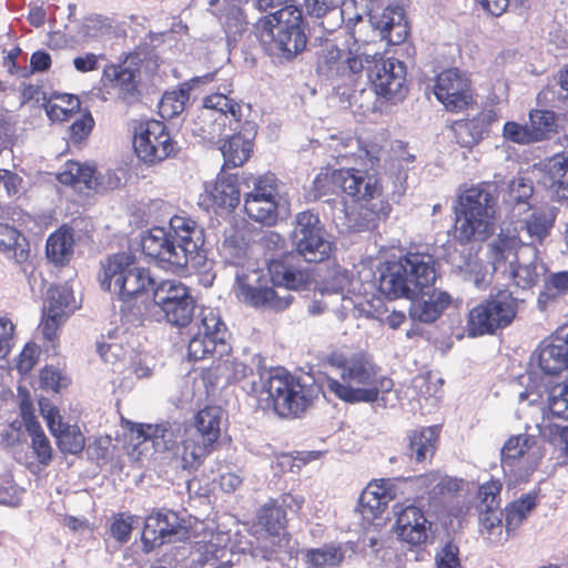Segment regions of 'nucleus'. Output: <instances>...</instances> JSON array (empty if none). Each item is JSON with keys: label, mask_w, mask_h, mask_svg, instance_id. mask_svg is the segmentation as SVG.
I'll use <instances>...</instances> for the list:
<instances>
[{"label": "nucleus", "mask_w": 568, "mask_h": 568, "mask_svg": "<svg viewBox=\"0 0 568 568\" xmlns=\"http://www.w3.org/2000/svg\"><path fill=\"white\" fill-rule=\"evenodd\" d=\"M554 81L552 85H547L538 92L536 97L537 105L551 106L568 112V64L558 70Z\"/></svg>", "instance_id": "nucleus-37"}, {"label": "nucleus", "mask_w": 568, "mask_h": 568, "mask_svg": "<svg viewBox=\"0 0 568 568\" xmlns=\"http://www.w3.org/2000/svg\"><path fill=\"white\" fill-rule=\"evenodd\" d=\"M139 523V517L129 511L114 514L112 523L109 527V534L120 545L126 544L132 535L133 529Z\"/></svg>", "instance_id": "nucleus-51"}, {"label": "nucleus", "mask_w": 568, "mask_h": 568, "mask_svg": "<svg viewBox=\"0 0 568 568\" xmlns=\"http://www.w3.org/2000/svg\"><path fill=\"white\" fill-rule=\"evenodd\" d=\"M277 176L272 172L253 178V190L245 194V200H275L277 194Z\"/></svg>", "instance_id": "nucleus-52"}, {"label": "nucleus", "mask_w": 568, "mask_h": 568, "mask_svg": "<svg viewBox=\"0 0 568 568\" xmlns=\"http://www.w3.org/2000/svg\"><path fill=\"white\" fill-rule=\"evenodd\" d=\"M245 213L250 219L266 225L273 226L283 220L288 212V204H281L276 200H245Z\"/></svg>", "instance_id": "nucleus-39"}, {"label": "nucleus", "mask_w": 568, "mask_h": 568, "mask_svg": "<svg viewBox=\"0 0 568 568\" xmlns=\"http://www.w3.org/2000/svg\"><path fill=\"white\" fill-rule=\"evenodd\" d=\"M394 514L396 516L394 531L398 540L407 544L409 549L434 541L433 527L435 524L429 520L423 508L415 504L407 506L396 504Z\"/></svg>", "instance_id": "nucleus-18"}, {"label": "nucleus", "mask_w": 568, "mask_h": 568, "mask_svg": "<svg viewBox=\"0 0 568 568\" xmlns=\"http://www.w3.org/2000/svg\"><path fill=\"white\" fill-rule=\"evenodd\" d=\"M155 321L165 320L172 326L186 327L193 320L196 303L189 287L181 282L165 280L153 287L149 305Z\"/></svg>", "instance_id": "nucleus-10"}, {"label": "nucleus", "mask_w": 568, "mask_h": 568, "mask_svg": "<svg viewBox=\"0 0 568 568\" xmlns=\"http://www.w3.org/2000/svg\"><path fill=\"white\" fill-rule=\"evenodd\" d=\"M434 95L447 112L459 113L476 103L471 80L458 68H447L435 77Z\"/></svg>", "instance_id": "nucleus-14"}, {"label": "nucleus", "mask_w": 568, "mask_h": 568, "mask_svg": "<svg viewBox=\"0 0 568 568\" xmlns=\"http://www.w3.org/2000/svg\"><path fill=\"white\" fill-rule=\"evenodd\" d=\"M253 536L255 540L250 542V551L254 559L285 566L300 555L298 541L287 531L286 510L275 500L258 510Z\"/></svg>", "instance_id": "nucleus-7"}, {"label": "nucleus", "mask_w": 568, "mask_h": 568, "mask_svg": "<svg viewBox=\"0 0 568 568\" xmlns=\"http://www.w3.org/2000/svg\"><path fill=\"white\" fill-rule=\"evenodd\" d=\"M501 135L505 141L519 145H531L536 143L529 123L506 121L503 125Z\"/></svg>", "instance_id": "nucleus-62"}, {"label": "nucleus", "mask_w": 568, "mask_h": 568, "mask_svg": "<svg viewBox=\"0 0 568 568\" xmlns=\"http://www.w3.org/2000/svg\"><path fill=\"white\" fill-rule=\"evenodd\" d=\"M528 123L536 143L549 141L562 131L564 113L556 112L551 106H538L528 113Z\"/></svg>", "instance_id": "nucleus-32"}, {"label": "nucleus", "mask_w": 568, "mask_h": 568, "mask_svg": "<svg viewBox=\"0 0 568 568\" xmlns=\"http://www.w3.org/2000/svg\"><path fill=\"white\" fill-rule=\"evenodd\" d=\"M220 142L221 145L219 149L222 152L224 160L222 170L242 166L250 159L253 152V148L246 145L239 135H226Z\"/></svg>", "instance_id": "nucleus-43"}, {"label": "nucleus", "mask_w": 568, "mask_h": 568, "mask_svg": "<svg viewBox=\"0 0 568 568\" xmlns=\"http://www.w3.org/2000/svg\"><path fill=\"white\" fill-rule=\"evenodd\" d=\"M253 28L262 40L270 38V54L285 62H293L305 52L313 39L310 20L295 4H286L260 17Z\"/></svg>", "instance_id": "nucleus-5"}, {"label": "nucleus", "mask_w": 568, "mask_h": 568, "mask_svg": "<svg viewBox=\"0 0 568 568\" xmlns=\"http://www.w3.org/2000/svg\"><path fill=\"white\" fill-rule=\"evenodd\" d=\"M554 226V217L545 211H535L525 222V229L531 239L542 241Z\"/></svg>", "instance_id": "nucleus-61"}, {"label": "nucleus", "mask_w": 568, "mask_h": 568, "mask_svg": "<svg viewBox=\"0 0 568 568\" xmlns=\"http://www.w3.org/2000/svg\"><path fill=\"white\" fill-rule=\"evenodd\" d=\"M408 300L410 301L408 308L409 318L413 322L424 324L436 322L453 302L448 292L438 291L436 288H433L430 294L423 291V293L412 296Z\"/></svg>", "instance_id": "nucleus-27"}, {"label": "nucleus", "mask_w": 568, "mask_h": 568, "mask_svg": "<svg viewBox=\"0 0 568 568\" xmlns=\"http://www.w3.org/2000/svg\"><path fill=\"white\" fill-rule=\"evenodd\" d=\"M205 192L216 209L233 211L239 205L241 197L237 174L225 173L221 170L216 182L210 187L206 186Z\"/></svg>", "instance_id": "nucleus-31"}, {"label": "nucleus", "mask_w": 568, "mask_h": 568, "mask_svg": "<svg viewBox=\"0 0 568 568\" xmlns=\"http://www.w3.org/2000/svg\"><path fill=\"white\" fill-rule=\"evenodd\" d=\"M526 250L531 254V260L524 264L518 261L509 270L515 285L521 290H530L538 284L541 276L548 272L547 265L538 257L536 246H527Z\"/></svg>", "instance_id": "nucleus-34"}, {"label": "nucleus", "mask_w": 568, "mask_h": 568, "mask_svg": "<svg viewBox=\"0 0 568 568\" xmlns=\"http://www.w3.org/2000/svg\"><path fill=\"white\" fill-rule=\"evenodd\" d=\"M435 568H464L459 558V547L448 539L435 555Z\"/></svg>", "instance_id": "nucleus-64"}, {"label": "nucleus", "mask_w": 568, "mask_h": 568, "mask_svg": "<svg viewBox=\"0 0 568 568\" xmlns=\"http://www.w3.org/2000/svg\"><path fill=\"white\" fill-rule=\"evenodd\" d=\"M498 196L494 182H481L458 195L453 209L455 237L459 243L485 241L493 235Z\"/></svg>", "instance_id": "nucleus-6"}, {"label": "nucleus", "mask_w": 568, "mask_h": 568, "mask_svg": "<svg viewBox=\"0 0 568 568\" xmlns=\"http://www.w3.org/2000/svg\"><path fill=\"white\" fill-rule=\"evenodd\" d=\"M342 379L354 381L362 385L372 384L376 377V365L365 353H353L348 357V365Z\"/></svg>", "instance_id": "nucleus-45"}, {"label": "nucleus", "mask_w": 568, "mask_h": 568, "mask_svg": "<svg viewBox=\"0 0 568 568\" xmlns=\"http://www.w3.org/2000/svg\"><path fill=\"white\" fill-rule=\"evenodd\" d=\"M209 355L216 356V358L220 357V346L209 337H203L195 333L189 341V358L196 362L206 358Z\"/></svg>", "instance_id": "nucleus-59"}, {"label": "nucleus", "mask_w": 568, "mask_h": 568, "mask_svg": "<svg viewBox=\"0 0 568 568\" xmlns=\"http://www.w3.org/2000/svg\"><path fill=\"white\" fill-rule=\"evenodd\" d=\"M517 314V304L511 294L499 292L489 295L474 306L467 317L466 332L471 338L484 335H495L508 327Z\"/></svg>", "instance_id": "nucleus-11"}, {"label": "nucleus", "mask_w": 568, "mask_h": 568, "mask_svg": "<svg viewBox=\"0 0 568 568\" xmlns=\"http://www.w3.org/2000/svg\"><path fill=\"white\" fill-rule=\"evenodd\" d=\"M406 63L397 58H384L379 53L373 67H368V80L374 92L386 101H403L408 92Z\"/></svg>", "instance_id": "nucleus-16"}, {"label": "nucleus", "mask_w": 568, "mask_h": 568, "mask_svg": "<svg viewBox=\"0 0 568 568\" xmlns=\"http://www.w3.org/2000/svg\"><path fill=\"white\" fill-rule=\"evenodd\" d=\"M170 235L180 254L187 257L190 272L199 271L206 265V251L204 245V230L196 222L186 216L174 215L169 221Z\"/></svg>", "instance_id": "nucleus-17"}, {"label": "nucleus", "mask_w": 568, "mask_h": 568, "mask_svg": "<svg viewBox=\"0 0 568 568\" xmlns=\"http://www.w3.org/2000/svg\"><path fill=\"white\" fill-rule=\"evenodd\" d=\"M333 179L338 183L339 189L359 202H377L382 199V179L376 173L355 168L335 169Z\"/></svg>", "instance_id": "nucleus-21"}, {"label": "nucleus", "mask_w": 568, "mask_h": 568, "mask_svg": "<svg viewBox=\"0 0 568 568\" xmlns=\"http://www.w3.org/2000/svg\"><path fill=\"white\" fill-rule=\"evenodd\" d=\"M306 568H338L345 554L339 545L324 544L318 548L300 549Z\"/></svg>", "instance_id": "nucleus-42"}, {"label": "nucleus", "mask_w": 568, "mask_h": 568, "mask_svg": "<svg viewBox=\"0 0 568 568\" xmlns=\"http://www.w3.org/2000/svg\"><path fill=\"white\" fill-rule=\"evenodd\" d=\"M130 424V430L136 434V438L152 439L158 449L174 450L183 438V426L179 422H162L155 425Z\"/></svg>", "instance_id": "nucleus-29"}, {"label": "nucleus", "mask_w": 568, "mask_h": 568, "mask_svg": "<svg viewBox=\"0 0 568 568\" xmlns=\"http://www.w3.org/2000/svg\"><path fill=\"white\" fill-rule=\"evenodd\" d=\"M200 316L196 334L216 342V345L220 346V355H227L232 352V346L226 342L230 333L220 314L212 308H202Z\"/></svg>", "instance_id": "nucleus-36"}, {"label": "nucleus", "mask_w": 568, "mask_h": 568, "mask_svg": "<svg viewBox=\"0 0 568 568\" xmlns=\"http://www.w3.org/2000/svg\"><path fill=\"white\" fill-rule=\"evenodd\" d=\"M95 121L89 109L81 112V115L75 119L68 128L65 138L68 144L78 149L84 145L92 133Z\"/></svg>", "instance_id": "nucleus-48"}, {"label": "nucleus", "mask_w": 568, "mask_h": 568, "mask_svg": "<svg viewBox=\"0 0 568 568\" xmlns=\"http://www.w3.org/2000/svg\"><path fill=\"white\" fill-rule=\"evenodd\" d=\"M530 362L537 363L544 376H557L568 368V332L559 327L542 339L532 352Z\"/></svg>", "instance_id": "nucleus-20"}, {"label": "nucleus", "mask_w": 568, "mask_h": 568, "mask_svg": "<svg viewBox=\"0 0 568 568\" xmlns=\"http://www.w3.org/2000/svg\"><path fill=\"white\" fill-rule=\"evenodd\" d=\"M70 384V378L53 365H45L39 371V387L42 390L59 394Z\"/></svg>", "instance_id": "nucleus-54"}, {"label": "nucleus", "mask_w": 568, "mask_h": 568, "mask_svg": "<svg viewBox=\"0 0 568 568\" xmlns=\"http://www.w3.org/2000/svg\"><path fill=\"white\" fill-rule=\"evenodd\" d=\"M209 12L222 21L229 44L231 41L236 42L247 29L248 21L245 11L236 3H225L223 1V8L221 10H209Z\"/></svg>", "instance_id": "nucleus-40"}, {"label": "nucleus", "mask_w": 568, "mask_h": 568, "mask_svg": "<svg viewBox=\"0 0 568 568\" xmlns=\"http://www.w3.org/2000/svg\"><path fill=\"white\" fill-rule=\"evenodd\" d=\"M223 410L220 406H205L194 416L195 438L191 450L192 458L201 464L212 452L221 435Z\"/></svg>", "instance_id": "nucleus-22"}, {"label": "nucleus", "mask_w": 568, "mask_h": 568, "mask_svg": "<svg viewBox=\"0 0 568 568\" xmlns=\"http://www.w3.org/2000/svg\"><path fill=\"white\" fill-rule=\"evenodd\" d=\"M440 429V425H433L412 430L408 435L406 455L418 463L425 462L428 455L433 456L436 452Z\"/></svg>", "instance_id": "nucleus-35"}, {"label": "nucleus", "mask_w": 568, "mask_h": 568, "mask_svg": "<svg viewBox=\"0 0 568 568\" xmlns=\"http://www.w3.org/2000/svg\"><path fill=\"white\" fill-rule=\"evenodd\" d=\"M142 253L150 257L159 267L180 276L191 274L187 267V257L180 254L174 244V237L165 227L154 226L141 235Z\"/></svg>", "instance_id": "nucleus-13"}, {"label": "nucleus", "mask_w": 568, "mask_h": 568, "mask_svg": "<svg viewBox=\"0 0 568 568\" xmlns=\"http://www.w3.org/2000/svg\"><path fill=\"white\" fill-rule=\"evenodd\" d=\"M55 444L64 455H79L84 449L85 437L77 424L65 425L64 430L55 437Z\"/></svg>", "instance_id": "nucleus-50"}, {"label": "nucleus", "mask_w": 568, "mask_h": 568, "mask_svg": "<svg viewBox=\"0 0 568 568\" xmlns=\"http://www.w3.org/2000/svg\"><path fill=\"white\" fill-rule=\"evenodd\" d=\"M537 183L552 200L568 201V153H557L540 162Z\"/></svg>", "instance_id": "nucleus-24"}, {"label": "nucleus", "mask_w": 568, "mask_h": 568, "mask_svg": "<svg viewBox=\"0 0 568 568\" xmlns=\"http://www.w3.org/2000/svg\"><path fill=\"white\" fill-rule=\"evenodd\" d=\"M392 211L386 200L363 202L357 207L346 211L347 230L351 233H362L375 230L381 221H385Z\"/></svg>", "instance_id": "nucleus-28"}, {"label": "nucleus", "mask_w": 568, "mask_h": 568, "mask_svg": "<svg viewBox=\"0 0 568 568\" xmlns=\"http://www.w3.org/2000/svg\"><path fill=\"white\" fill-rule=\"evenodd\" d=\"M496 121L497 113L494 110H484L473 118L454 121L452 130L456 143L462 148L473 149L489 135L490 126Z\"/></svg>", "instance_id": "nucleus-25"}, {"label": "nucleus", "mask_w": 568, "mask_h": 568, "mask_svg": "<svg viewBox=\"0 0 568 568\" xmlns=\"http://www.w3.org/2000/svg\"><path fill=\"white\" fill-rule=\"evenodd\" d=\"M258 382L253 381L244 390L258 399L263 409H272L280 418L300 419L314 407L322 394L318 372L293 374L284 367L267 368L262 355L255 354Z\"/></svg>", "instance_id": "nucleus-1"}, {"label": "nucleus", "mask_w": 568, "mask_h": 568, "mask_svg": "<svg viewBox=\"0 0 568 568\" xmlns=\"http://www.w3.org/2000/svg\"><path fill=\"white\" fill-rule=\"evenodd\" d=\"M71 293L62 286H50L45 294L44 305L41 314V328L43 338L52 343L57 339V329L61 318L65 315L64 310L70 303Z\"/></svg>", "instance_id": "nucleus-26"}, {"label": "nucleus", "mask_w": 568, "mask_h": 568, "mask_svg": "<svg viewBox=\"0 0 568 568\" xmlns=\"http://www.w3.org/2000/svg\"><path fill=\"white\" fill-rule=\"evenodd\" d=\"M439 263L428 253L408 252L377 268V288L388 300L410 298L435 284Z\"/></svg>", "instance_id": "nucleus-4"}, {"label": "nucleus", "mask_w": 568, "mask_h": 568, "mask_svg": "<svg viewBox=\"0 0 568 568\" xmlns=\"http://www.w3.org/2000/svg\"><path fill=\"white\" fill-rule=\"evenodd\" d=\"M291 4L302 8V12L306 19L313 20V29L316 26L324 28V22L322 20L338 8L335 0H303L302 3L293 0Z\"/></svg>", "instance_id": "nucleus-49"}, {"label": "nucleus", "mask_w": 568, "mask_h": 568, "mask_svg": "<svg viewBox=\"0 0 568 568\" xmlns=\"http://www.w3.org/2000/svg\"><path fill=\"white\" fill-rule=\"evenodd\" d=\"M346 9L341 10L342 18L349 8L369 13V28L375 37L388 45H399L410 36V23L404 6L394 1L383 6V0H344Z\"/></svg>", "instance_id": "nucleus-9"}, {"label": "nucleus", "mask_w": 568, "mask_h": 568, "mask_svg": "<svg viewBox=\"0 0 568 568\" xmlns=\"http://www.w3.org/2000/svg\"><path fill=\"white\" fill-rule=\"evenodd\" d=\"M387 179L392 184L390 197L393 202L399 203L407 191L408 169L400 161L392 162Z\"/></svg>", "instance_id": "nucleus-58"}, {"label": "nucleus", "mask_w": 568, "mask_h": 568, "mask_svg": "<svg viewBox=\"0 0 568 568\" xmlns=\"http://www.w3.org/2000/svg\"><path fill=\"white\" fill-rule=\"evenodd\" d=\"M138 125L146 136L152 139V142L158 149H163L164 145H168L165 151L170 152V158H175L178 155L180 148L178 146V143L171 138L163 121L150 119L146 121H141Z\"/></svg>", "instance_id": "nucleus-47"}, {"label": "nucleus", "mask_w": 568, "mask_h": 568, "mask_svg": "<svg viewBox=\"0 0 568 568\" xmlns=\"http://www.w3.org/2000/svg\"><path fill=\"white\" fill-rule=\"evenodd\" d=\"M192 90L187 81L180 83L175 90L163 94L161 106L165 108L169 104L172 106L170 116L180 114L189 103Z\"/></svg>", "instance_id": "nucleus-63"}, {"label": "nucleus", "mask_w": 568, "mask_h": 568, "mask_svg": "<svg viewBox=\"0 0 568 568\" xmlns=\"http://www.w3.org/2000/svg\"><path fill=\"white\" fill-rule=\"evenodd\" d=\"M292 225L288 236L292 250L287 252L292 254L291 264L296 257L308 264L329 260L335 243L316 210L306 209L296 213Z\"/></svg>", "instance_id": "nucleus-8"}, {"label": "nucleus", "mask_w": 568, "mask_h": 568, "mask_svg": "<svg viewBox=\"0 0 568 568\" xmlns=\"http://www.w3.org/2000/svg\"><path fill=\"white\" fill-rule=\"evenodd\" d=\"M335 170H327L326 172H320L313 180L311 186L305 192V199L308 202H316L321 200L323 196L333 192V187H337L338 183L333 179V174Z\"/></svg>", "instance_id": "nucleus-56"}, {"label": "nucleus", "mask_w": 568, "mask_h": 568, "mask_svg": "<svg viewBox=\"0 0 568 568\" xmlns=\"http://www.w3.org/2000/svg\"><path fill=\"white\" fill-rule=\"evenodd\" d=\"M291 253L273 255L266 263L267 273H255L253 282H247L245 275H237L236 283L242 301L254 308L274 312L288 308L294 300L293 295H281L276 288L302 291L312 283L310 271L291 264Z\"/></svg>", "instance_id": "nucleus-2"}, {"label": "nucleus", "mask_w": 568, "mask_h": 568, "mask_svg": "<svg viewBox=\"0 0 568 568\" xmlns=\"http://www.w3.org/2000/svg\"><path fill=\"white\" fill-rule=\"evenodd\" d=\"M518 241L517 236L499 234L498 237L489 244L494 272H497L507 261H509V270L519 261L517 253Z\"/></svg>", "instance_id": "nucleus-44"}, {"label": "nucleus", "mask_w": 568, "mask_h": 568, "mask_svg": "<svg viewBox=\"0 0 568 568\" xmlns=\"http://www.w3.org/2000/svg\"><path fill=\"white\" fill-rule=\"evenodd\" d=\"M248 244V235L244 230L231 227L229 231H225L223 247L227 251L231 257H244L246 255Z\"/></svg>", "instance_id": "nucleus-57"}, {"label": "nucleus", "mask_w": 568, "mask_h": 568, "mask_svg": "<svg viewBox=\"0 0 568 568\" xmlns=\"http://www.w3.org/2000/svg\"><path fill=\"white\" fill-rule=\"evenodd\" d=\"M540 488L523 494L505 508V528L508 535L517 530L528 515L538 506Z\"/></svg>", "instance_id": "nucleus-38"}, {"label": "nucleus", "mask_w": 568, "mask_h": 568, "mask_svg": "<svg viewBox=\"0 0 568 568\" xmlns=\"http://www.w3.org/2000/svg\"><path fill=\"white\" fill-rule=\"evenodd\" d=\"M534 194V184L530 179L517 178L510 181L508 185V201L515 205H523L526 209H530L531 205L529 200Z\"/></svg>", "instance_id": "nucleus-60"}, {"label": "nucleus", "mask_w": 568, "mask_h": 568, "mask_svg": "<svg viewBox=\"0 0 568 568\" xmlns=\"http://www.w3.org/2000/svg\"><path fill=\"white\" fill-rule=\"evenodd\" d=\"M74 239L71 230H58L51 233L45 243V256L57 267L69 264L73 254Z\"/></svg>", "instance_id": "nucleus-41"}, {"label": "nucleus", "mask_w": 568, "mask_h": 568, "mask_svg": "<svg viewBox=\"0 0 568 568\" xmlns=\"http://www.w3.org/2000/svg\"><path fill=\"white\" fill-rule=\"evenodd\" d=\"M203 108L220 112L221 116L230 114L234 121H239L242 116V110L239 102L222 93H212L203 99Z\"/></svg>", "instance_id": "nucleus-55"}, {"label": "nucleus", "mask_w": 568, "mask_h": 568, "mask_svg": "<svg viewBox=\"0 0 568 568\" xmlns=\"http://www.w3.org/2000/svg\"><path fill=\"white\" fill-rule=\"evenodd\" d=\"M253 355L252 357H254ZM257 375V367L251 358V364L240 361L237 357L232 356L231 352L227 355H220L212 365L202 371V378L204 383L211 387H217L220 384L229 386L237 383H244L242 388L253 381Z\"/></svg>", "instance_id": "nucleus-19"}, {"label": "nucleus", "mask_w": 568, "mask_h": 568, "mask_svg": "<svg viewBox=\"0 0 568 568\" xmlns=\"http://www.w3.org/2000/svg\"><path fill=\"white\" fill-rule=\"evenodd\" d=\"M103 276L100 281L103 291L113 292L121 301L120 316L123 323L138 326L144 321V311L149 305H136V300L153 293L159 284L150 271L136 266V257L132 252H118L101 262Z\"/></svg>", "instance_id": "nucleus-3"}, {"label": "nucleus", "mask_w": 568, "mask_h": 568, "mask_svg": "<svg viewBox=\"0 0 568 568\" xmlns=\"http://www.w3.org/2000/svg\"><path fill=\"white\" fill-rule=\"evenodd\" d=\"M0 253L13 258L16 264L23 265L30 257V242L17 227L0 223Z\"/></svg>", "instance_id": "nucleus-33"}, {"label": "nucleus", "mask_w": 568, "mask_h": 568, "mask_svg": "<svg viewBox=\"0 0 568 568\" xmlns=\"http://www.w3.org/2000/svg\"><path fill=\"white\" fill-rule=\"evenodd\" d=\"M166 148L168 145H164L163 149H158L152 139L146 136L139 125L134 128L133 149L136 156L145 164L153 165L169 159L170 152H164Z\"/></svg>", "instance_id": "nucleus-46"}, {"label": "nucleus", "mask_w": 568, "mask_h": 568, "mask_svg": "<svg viewBox=\"0 0 568 568\" xmlns=\"http://www.w3.org/2000/svg\"><path fill=\"white\" fill-rule=\"evenodd\" d=\"M311 48L314 50L316 74L331 82L343 80L345 52L336 41L324 34L314 36Z\"/></svg>", "instance_id": "nucleus-23"}, {"label": "nucleus", "mask_w": 568, "mask_h": 568, "mask_svg": "<svg viewBox=\"0 0 568 568\" xmlns=\"http://www.w3.org/2000/svg\"><path fill=\"white\" fill-rule=\"evenodd\" d=\"M187 535L184 519L168 508L153 509L144 519L141 534L142 550L150 554L154 549L181 540Z\"/></svg>", "instance_id": "nucleus-15"}, {"label": "nucleus", "mask_w": 568, "mask_h": 568, "mask_svg": "<svg viewBox=\"0 0 568 568\" xmlns=\"http://www.w3.org/2000/svg\"><path fill=\"white\" fill-rule=\"evenodd\" d=\"M379 53L376 52L374 54L362 53V54H353L351 50L344 54L343 64V80L351 79L352 77L361 73L363 70H366L368 73V67H373L378 59Z\"/></svg>", "instance_id": "nucleus-53"}, {"label": "nucleus", "mask_w": 568, "mask_h": 568, "mask_svg": "<svg viewBox=\"0 0 568 568\" xmlns=\"http://www.w3.org/2000/svg\"><path fill=\"white\" fill-rule=\"evenodd\" d=\"M318 378L322 384V395L325 396V388L333 393L338 399L346 404L375 403L378 399L379 389L373 387H353L344 384L327 374L318 371Z\"/></svg>", "instance_id": "nucleus-30"}, {"label": "nucleus", "mask_w": 568, "mask_h": 568, "mask_svg": "<svg viewBox=\"0 0 568 568\" xmlns=\"http://www.w3.org/2000/svg\"><path fill=\"white\" fill-rule=\"evenodd\" d=\"M142 59L140 53H122L116 63L110 62L102 70L101 81L105 87L116 90V98L126 106L142 101Z\"/></svg>", "instance_id": "nucleus-12"}]
</instances>
